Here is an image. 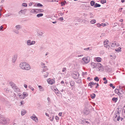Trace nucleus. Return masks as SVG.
<instances>
[{
    "mask_svg": "<svg viewBox=\"0 0 125 125\" xmlns=\"http://www.w3.org/2000/svg\"><path fill=\"white\" fill-rule=\"evenodd\" d=\"M20 66L22 69L26 70H29L31 68L30 65L24 62L21 63Z\"/></svg>",
    "mask_w": 125,
    "mask_h": 125,
    "instance_id": "1",
    "label": "nucleus"
},
{
    "mask_svg": "<svg viewBox=\"0 0 125 125\" xmlns=\"http://www.w3.org/2000/svg\"><path fill=\"white\" fill-rule=\"evenodd\" d=\"M7 121L6 118L4 116L1 115H0V124H5L7 123Z\"/></svg>",
    "mask_w": 125,
    "mask_h": 125,
    "instance_id": "2",
    "label": "nucleus"
},
{
    "mask_svg": "<svg viewBox=\"0 0 125 125\" xmlns=\"http://www.w3.org/2000/svg\"><path fill=\"white\" fill-rule=\"evenodd\" d=\"M119 113V111H118L115 114V117L114 118V120L115 121H119V120L120 119Z\"/></svg>",
    "mask_w": 125,
    "mask_h": 125,
    "instance_id": "3",
    "label": "nucleus"
},
{
    "mask_svg": "<svg viewBox=\"0 0 125 125\" xmlns=\"http://www.w3.org/2000/svg\"><path fill=\"white\" fill-rule=\"evenodd\" d=\"M48 70V69L47 68L45 69H43L42 71V74H43V76L44 78L47 77L49 74V73L48 72H45Z\"/></svg>",
    "mask_w": 125,
    "mask_h": 125,
    "instance_id": "4",
    "label": "nucleus"
},
{
    "mask_svg": "<svg viewBox=\"0 0 125 125\" xmlns=\"http://www.w3.org/2000/svg\"><path fill=\"white\" fill-rule=\"evenodd\" d=\"M73 77L75 79H78L79 76V74L78 72H75L72 74Z\"/></svg>",
    "mask_w": 125,
    "mask_h": 125,
    "instance_id": "5",
    "label": "nucleus"
},
{
    "mask_svg": "<svg viewBox=\"0 0 125 125\" xmlns=\"http://www.w3.org/2000/svg\"><path fill=\"white\" fill-rule=\"evenodd\" d=\"M35 42L34 41H31L30 40H29L27 41V44L28 45H31L34 44Z\"/></svg>",
    "mask_w": 125,
    "mask_h": 125,
    "instance_id": "6",
    "label": "nucleus"
},
{
    "mask_svg": "<svg viewBox=\"0 0 125 125\" xmlns=\"http://www.w3.org/2000/svg\"><path fill=\"white\" fill-rule=\"evenodd\" d=\"M83 61L86 63H87L89 62L90 61V58L89 57H84L83 59Z\"/></svg>",
    "mask_w": 125,
    "mask_h": 125,
    "instance_id": "7",
    "label": "nucleus"
},
{
    "mask_svg": "<svg viewBox=\"0 0 125 125\" xmlns=\"http://www.w3.org/2000/svg\"><path fill=\"white\" fill-rule=\"evenodd\" d=\"M27 10L26 9H24L23 10H21L19 12V14L20 15H21L22 14H25Z\"/></svg>",
    "mask_w": 125,
    "mask_h": 125,
    "instance_id": "8",
    "label": "nucleus"
},
{
    "mask_svg": "<svg viewBox=\"0 0 125 125\" xmlns=\"http://www.w3.org/2000/svg\"><path fill=\"white\" fill-rule=\"evenodd\" d=\"M31 118L34 120L36 122H38V118L35 116L34 114H33L32 116H31Z\"/></svg>",
    "mask_w": 125,
    "mask_h": 125,
    "instance_id": "9",
    "label": "nucleus"
},
{
    "mask_svg": "<svg viewBox=\"0 0 125 125\" xmlns=\"http://www.w3.org/2000/svg\"><path fill=\"white\" fill-rule=\"evenodd\" d=\"M108 41L107 40H106L105 41H104V47H106V48H108V49H109V46L108 44Z\"/></svg>",
    "mask_w": 125,
    "mask_h": 125,
    "instance_id": "10",
    "label": "nucleus"
},
{
    "mask_svg": "<svg viewBox=\"0 0 125 125\" xmlns=\"http://www.w3.org/2000/svg\"><path fill=\"white\" fill-rule=\"evenodd\" d=\"M97 62H93L91 63V65L93 68H97Z\"/></svg>",
    "mask_w": 125,
    "mask_h": 125,
    "instance_id": "11",
    "label": "nucleus"
},
{
    "mask_svg": "<svg viewBox=\"0 0 125 125\" xmlns=\"http://www.w3.org/2000/svg\"><path fill=\"white\" fill-rule=\"evenodd\" d=\"M4 90L5 92L7 93H10L12 92L11 90L8 88H5Z\"/></svg>",
    "mask_w": 125,
    "mask_h": 125,
    "instance_id": "12",
    "label": "nucleus"
},
{
    "mask_svg": "<svg viewBox=\"0 0 125 125\" xmlns=\"http://www.w3.org/2000/svg\"><path fill=\"white\" fill-rule=\"evenodd\" d=\"M12 88L15 91L18 92L19 91V89L18 87L15 85L14 86L12 87Z\"/></svg>",
    "mask_w": 125,
    "mask_h": 125,
    "instance_id": "13",
    "label": "nucleus"
},
{
    "mask_svg": "<svg viewBox=\"0 0 125 125\" xmlns=\"http://www.w3.org/2000/svg\"><path fill=\"white\" fill-rule=\"evenodd\" d=\"M96 83H94L93 82H92L90 83H89L88 85L89 86H90V87L92 88V86L94 85H96Z\"/></svg>",
    "mask_w": 125,
    "mask_h": 125,
    "instance_id": "14",
    "label": "nucleus"
},
{
    "mask_svg": "<svg viewBox=\"0 0 125 125\" xmlns=\"http://www.w3.org/2000/svg\"><path fill=\"white\" fill-rule=\"evenodd\" d=\"M83 113L86 115H88L89 113L88 109L87 108L85 109L84 110Z\"/></svg>",
    "mask_w": 125,
    "mask_h": 125,
    "instance_id": "15",
    "label": "nucleus"
},
{
    "mask_svg": "<svg viewBox=\"0 0 125 125\" xmlns=\"http://www.w3.org/2000/svg\"><path fill=\"white\" fill-rule=\"evenodd\" d=\"M17 56L16 55H15L12 58V62H13L14 63L16 61L17 58Z\"/></svg>",
    "mask_w": 125,
    "mask_h": 125,
    "instance_id": "16",
    "label": "nucleus"
},
{
    "mask_svg": "<svg viewBox=\"0 0 125 125\" xmlns=\"http://www.w3.org/2000/svg\"><path fill=\"white\" fill-rule=\"evenodd\" d=\"M47 81L49 83L51 84H53L54 82V81L53 80H50V81H49V80H48Z\"/></svg>",
    "mask_w": 125,
    "mask_h": 125,
    "instance_id": "17",
    "label": "nucleus"
},
{
    "mask_svg": "<svg viewBox=\"0 0 125 125\" xmlns=\"http://www.w3.org/2000/svg\"><path fill=\"white\" fill-rule=\"evenodd\" d=\"M15 28L16 30H19L21 28V27L20 25H17L15 26Z\"/></svg>",
    "mask_w": 125,
    "mask_h": 125,
    "instance_id": "18",
    "label": "nucleus"
},
{
    "mask_svg": "<svg viewBox=\"0 0 125 125\" xmlns=\"http://www.w3.org/2000/svg\"><path fill=\"white\" fill-rule=\"evenodd\" d=\"M116 46V42H114L111 45V48L113 49Z\"/></svg>",
    "mask_w": 125,
    "mask_h": 125,
    "instance_id": "19",
    "label": "nucleus"
},
{
    "mask_svg": "<svg viewBox=\"0 0 125 125\" xmlns=\"http://www.w3.org/2000/svg\"><path fill=\"white\" fill-rule=\"evenodd\" d=\"M21 115H23L26 113V111L25 110H22L21 111Z\"/></svg>",
    "mask_w": 125,
    "mask_h": 125,
    "instance_id": "20",
    "label": "nucleus"
},
{
    "mask_svg": "<svg viewBox=\"0 0 125 125\" xmlns=\"http://www.w3.org/2000/svg\"><path fill=\"white\" fill-rule=\"evenodd\" d=\"M35 10H37V13L38 12H43V10L42 9H35Z\"/></svg>",
    "mask_w": 125,
    "mask_h": 125,
    "instance_id": "21",
    "label": "nucleus"
},
{
    "mask_svg": "<svg viewBox=\"0 0 125 125\" xmlns=\"http://www.w3.org/2000/svg\"><path fill=\"white\" fill-rule=\"evenodd\" d=\"M45 64L43 62H42L41 63V65L43 68V69H46L45 68L47 67V66H44Z\"/></svg>",
    "mask_w": 125,
    "mask_h": 125,
    "instance_id": "22",
    "label": "nucleus"
},
{
    "mask_svg": "<svg viewBox=\"0 0 125 125\" xmlns=\"http://www.w3.org/2000/svg\"><path fill=\"white\" fill-rule=\"evenodd\" d=\"M9 84L12 87H13V86L14 85H15V84L14 83L12 82H10Z\"/></svg>",
    "mask_w": 125,
    "mask_h": 125,
    "instance_id": "23",
    "label": "nucleus"
},
{
    "mask_svg": "<svg viewBox=\"0 0 125 125\" xmlns=\"http://www.w3.org/2000/svg\"><path fill=\"white\" fill-rule=\"evenodd\" d=\"M101 5L97 3H96L94 6V7H100L101 6Z\"/></svg>",
    "mask_w": 125,
    "mask_h": 125,
    "instance_id": "24",
    "label": "nucleus"
},
{
    "mask_svg": "<svg viewBox=\"0 0 125 125\" xmlns=\"http://www.w3.org/2000/svg\"><path fill=\"white\" fill-rule=\"evenodd\" d=\"M117 100L118 99L117 98L113 97L112 99V100L115 103H116Z\"/></svg>",
    "mask_w": 125,
    "mask_h": 125,
    "instance_id": "25",
    "label": "nucleus"
},
{
    "mask_svg": "<svg viewBox=\"0 0 125 125\" xmlns=\"http://www.w3.org/2000/svg\"><path fill=\"white\" fill-rule=\"evenodd\" d=\"M95 4V2L94 1H92L90 2V4L92 6H94Z\"/></svg>",
    "mask_w": 125,
    "mask_h": 125,
    "instance_id": "26",
    "label": "nucleus"
},
{
    "mask_svg": "<svg viewBox=\"0 0 125 125\" xmlns=\"http://www.w3.org/2000/svg\"><path fill=\"white\" fill-rule=\"evenodd\" d=\"M23 94L24 96V97H26L28 95V93L25 92H23Z\"/></svg>",
    "mask_w": 125,
    "mask_h": 125,
    "instance_id": "27",
    "label": "nucleus"
},
{
    "mask_svg": "<svg viewBox=\"0 0 125 125\" xmlns=\"http://www.w3.org/2000/svg\"><path fill=\"white\" fill-rule=\"evenodd\" d=\"M90 6H85V9L87 10H89L90 9Z\"/></svg>",
    "mask_w": 125,
    "mask_h": 125,
    "instance_id": "28",
    "label": "nucleus"
},
{
    "mask_svg": "<svg viewBox=\"0 0 125 125\" xmlns=\"http://www.w3.org/2000/svg\"><path fill=\"white\" fill-rule=\"evenodd\" d=\"M66 3H67L66 1L64 0L63 2H62L61 3V6H62L64 5H65Z\"/></svg>",
    "mask_w": 125,
    "mask_h": 125,
    "instance_id": "29",
    "label": "nucleus"
},
{
    "mask_svg": "<svg viewBox=\"0 0 125 125\" xmlns=\"http://www.w3.org/2000/svg\"><path fill=\"white\" fill-rule=\"evenodd\" d=\"M35 9H32L31 10L30 12L32 13H37V10H35Z\"/></svg>",
    "mask_w": 125,
    "mask_h": 125,
    "instance_id": "30",
    "label": "nucleus"
},
{
    "mask_svg": "<svg viewBox=\"0 0 125 125\" xmlns=\"http://www.w3.org/2000/svg\"><path fill=\"white\" fill-rule=\"evenodd\" d=\"M43 14L42 13H39L37 14V17H42L43 16Z\"/></svg>",
    "mask_w": 125,
    "mask_h": 125,
    "instance_id": "31",
    "label": "nucleus"
},
{
    "mask_svg": "<svg viewBox=\"0 0 125 125\" xmlns=\"http://www.w3.org/2000/svg\"><path fill=\"white\" fill-rule=\"evenodd\" d=\"M121 47H119L117 49H116L115 50L116 51L119 52L121 51Z\"/></svg>",
    "mask_w": 125,
    "mask_h": 125,
    "instance_id": "32",
    "label": "nucleus"
},
{
    "mask_svg": "<svg viewBox=\"0 0 125 125\" xmlns=\"http://www.w3.org/2000/svg\"><path fill=\"white\" fill-rule=\"evenodd\" d=\"M95 96V94H91L90 95L92 99H94V98Z\"/></svg>",
    "mask_w": 125,
    "mask_h": 125,
    "instance_id": "33",
    "label": "nucleus"
},
{
    "mask_svg": "<svg viewBox=\"0 0 125 125\" xmlns=\"http://www.w3.org/2000/svg\"><path fill=\"white\" fill-rule=\"evenodd\" d=\"M70 84L71 86H73L74 84V81H71L70 82Z\"/></svg>",
    "mask_w": 125,
    "mask_h": 125,
    "instance_id": "34",
    "label": "nucleus"
},
{
    "mask_svg": "<svg viewBox=\"0 0 125 125\" xmlns=\"http://www.w3.org/2000/svg\"><path fill=\"white\" fill-rule=\"evenodd\" d=\"M96 22V20L95 19H94L91 21V24H94Z\"/></svg>",
    "mask_w": 125,
    "mask_h": 125,
    "instance_id": "35",
    "label": "nucleus"
},
{
    "mask_svg": "<svg viewBox=\"0 0 125 125\" xmlns=\"http://www.w3.org/2000/svg\"><path fill=\"white\" fill-rule=\"evenodd\" d=\"M101 59L100 57H98L96 58V60L98 62H100L101 61Z\"/></svg>",
    "mask_w": 125,
    "mask_h": 125,
    "instance_id": "36",
    "label": "nucleus"
},
{
    "mask_svg": "<svg viewBox=\"0 0 125 125\" xmlns=\"http://www.w3.org/2000/svg\"><path fill=\"white\" fill-rule=\"evenodd\" d=\"M17 30L14 29L13 30V31L15 32V33L17 34H18L19 33V31Z\"/></svg>",
    "mask_w": 125,
    "mask_h": 125,
    "instance_id": "37",
    "label": "nucleus"
},
{
    "mask_svg": "<svg viewBox=\"0 0 125 125\" xmlns=\"http://www.w3.org/2000/svg\"><path fill=\"white\" fill-rule=\"evenodd\" d=\"M115 93H117L118 94L120 93V92H119V90L118 89H116L115 90Z\"/></svg>",
    "mask_w": 125,
    "mask_h": 125,
    "instance_id": "38",
    "label": "nucleus"
},
{
    "mask_svg": "<svg viewBox=\"0 0 125 125\" xmlns=\"http://www.w3.org/2000/svg\"><path fill=\"white\" fill-rule=\"evenodd\" d=\"M119 96L120 97V98H123V95L122 94L120 93L118 94Z\"/></svg>",
    "mask_w": 125,
    "mask_h": 125,
    "instance_id": "39",
    "label": "nucleus"
},
{
    "mask_svg": "<svg viewBox=\"0 0 125 125\" xmlns=\"http://www.w3.org/2000/svg\"><path fill=\"white\" fill-rule=\"evenodd\" d=\"M100 2L102 4H104L105 3H106V0H103L101 1Z\"/></svg>",
    "mask_w": 125,
    "mask_h": 125,
    "instance_id": "40",
    "label": "nucleus"
},
{
    "mask_svg": "<svg viewBox=\"0 0 125 125\" xmlns=\"http://www.w3.org/2000/svg\"><path fill=\"white\" fill-rule=\"evenodd\" d=\"M97 68L98 67H102V65L100 63H98L97 62Z\"/></svg>",
    "mask_w": 125,
    "mask_h": 125,
    "instance_id": "41",
    "label": "nucleus"
},
{
    "mask_svg": "<svg viewBox=\"0 0 125 125\" xmlns=\"http://www.w3.org/2000/svg\"><path fill=\"white\" fill-rule=\"evenodd\" d=\"M94 80L98 82L99 81V79L97 77H96L94 78Z\"/></svg>",
    "mask_w": 125,
    "mask_h": 125,
    "instance_id": "42",
    "label": "nucleus"
},
{
    "mask_svg": "<svg viewBox=\"0 0 125 125\" xmlns=\"http://www.w3.org/2000/svg\"><path fill=\"white\" fill-rule=\"evenodd\" d=\"M22 6L24 7H26L27 6V5L26 3H23L22 4Z\"/></svg>",
    "mask_w": 125,
    "mask_h": 125,
    "instance_id": "43",
    "label": "nucleus"
},
{
    "mask_svg": "<svg viewBox=\"0 0 125 125\" xmlns=\"http://www.w3.org/2000/svg\"><path fill=\"white\" fill-rule=\"evenodd\" d=\"M110 86L111 87H112L113 89L115 88V87L114 86H113V84L112 83H110Z\"/></svg>",
    "mask_w": 125,
    "mask_h": 125,
    "instance_id": "44",
    "label": "nucleus"
},
{
    "mask_svg": "<svg viewBox=\"0 0 125 125\" xmlns=\"http://www.w3.org/2000/svg\"><path fill=\"white\" fill-rule=\"evenodd\" d=\"M37 6L38 7H42L43 6L40 3H38L37 4Z\"/></svg>",
    "mask_w": 125,
    "mask_h": 125,
    "instance_id": "45",
    "label": "nucleus"
},
{
    "mask_svg": "<svg viewBox=\"0 0 125 125\" xmlns=\"http://www.w3.org/2000/svg\"><path fill=\"white\" fill-rule=\"evenodd\" d=\"M82 124L85 125V120H83V121H82L81 122Z\"/></svg>",
    "mask_w": 125,
    "mask_h": 125,
    "instance_id": "46",
    "label": "nucleus"
},
{
    "mask_svg": "<svg viewBox=\"0 0 125 125\" xmlns=\"http://www.w3.org/2000/svg\"><path fill=\"white\" fill-rule=\"evenodd\" d=\"M66 71V68H63L62 70V72H65Z\"/></svg>",
    "mask_w": 125,
    "mask_h": 125,
    "instance_id": "47",
    "label": "nucleus"
},
{
    "mask_svg": "<svg viewBox=\"0 0 125 125\" xmlns=\"http://www.w3.org/2000/svg\"><path fill=\"white\" fill-rule=\"evenodd\" d=\"M38 33V34L41 36V35H42V32H39Z\"/></svg>",
    "mask_w": 125,
    "mask_h": 125,
    "instance_id": "48",
    "label": "nucleus"
},
{
    "mask_svg": "<svg viewBox=\"0 0 125 125\" xmlns=\"http://www.w3.org/2000/svg\"><path fill=\"white\" fill-rule=\"evenodd\" d=\"M55 90L56 91L55 92V93L56 94H59V91L58 90Z\"/></svg>",
    "mask_w": 125,
    "mask_h": 125,
    "instance_id": "49",
    "label": "nucleus"
},
{
    "mask_svg": "<svg viewBox=\"0 0 125 125\" xmlns=\"http://www.w3.org/2000/svg\"><path fill=\"white\" fill-rule=\"evenodd\" d=\"M3 28V27L2 26H1L0 27V30L1 31L2 30L3 31V30L2 29V28Z\"/></svg>",
    "mask_w": 125,
    "mask_h": 125,
    "instance_id": "50",
    "label": "nucleus"
},
{
    "mask_svg": "<svg viewBox=\"0 0 125 125\" xmlns=\"http://www.w3.org/2000/svg\"><path fill=\"white\" fill-rule=\"evenodd\" d=\"M38 87H39V88L40 89V90L42 89L43 88L40 85L39 86H38Z\"/></svg>",
    "mask_w": 125,
    "mask_h": 125,
    "instance_id": "51",
    "label": "nucleus"
},
{
    "mask_svg": "<svg viewBox=\"0 0 125 125\" xmlns=\"http://www.w3.org/2000/svg\"><path fill=\"white\" fill-rule=\"evenodd\" d=\"M101 26V25L100 24H97V26L98 27H100Z\"/></svg>",
    "mask_w": 125,
    "mask_h": 125,
    "instance_id": "52",
    "label": "nucleus"
},
{
    "mask_svg": "<svg viewBox=\"0 0 125 125\" xmlns=\"http://www.w3.org/2000/svg\"><path fill=\"white\" fill-rule=\"evenodd\" d=\"M89 49H90V48H85V49H84V50H87V51L88 50H89Z\"/></svg>",
    "mask_w": 125,
    "mask_h": 125,
    "instance_id": "53",
    "label": "nucleus"
},
{
    "mask_svg": "<svg viewBox=\"0 0 125 125\" xmlns=\"http://www.w3.org/2000/svg\"><path fill=\"white\" fill-rule=\"evenodd\" d=\"M85 125L89 123L88 121H86L85 120Z\"/></svg>",
    "mask_w": 125,
    "mask_h": 125,
    "instance_id": "54",
    "label": "nucleus"
},
{
    "mask_svg": "<svg viewBox=\"0 0 125 125\" xmlns=\"http://www.w3.org/2000/svg\"><path fill=\"white\" fill-rule=\"evenodd\" d=\"M32 2H30L29 4V6H31L32 4Z\"/></svg>",
    "mask_w": 125,
    "mask_h": 125,
    "instance_id": "55",
    "label": "nucleus"
},
{
    "mask_svg": "<svg viewBox=\"0 0 125 125\" xmlns=\"http://www.w3.org/2000/svg\"><path fill=\"white\" fill-rule=\"evenodd\" d=\"M24 87L25 88H27V86L26 84H24Z\"/></svg>",
    "mask_w": 125,
    "mask_h": 125,
    "instance_id": "56",
    "label": "nucleus"
},
{
    "mask_svg": "<svg viewBox=\"0 0 125 125\" xmlns=\"http://www.w3.org/2000/svg\"><path fill=\"white\" fill-rule=\"evenodd\" d=\"M28 87L29 88H30V89H31L32 88V86H31V85H29L28 86Z\"/></svg>",
    "mask_w": 125,
    "mask_h": 125,
    "instance_id": "57",
    "label": "nucleus"
},
{
    "mask_svg": "<svg viewBox=\"0 0 125 125\" xmlns=\"http://www.w3.org/2000/svg\"><path fill=\"white\" fill-rule=\"evenodd\" d=\"M62 115V113H60L59 114V115L60 116H61Z\"/></svg>",
    "mask_w": 125,
    "mask_h": 125,
    "instance_id": "58",
    "label": "nucleus"
},
{
    "mask_svg": "<svg viewBox=\"0 0 125 125\" xmlns=\"http://www.w3.org/2000/svg\"><path fill=\"white\" fill-rule=\"evenodd\" d=\"M83 56V54H81L80 55H78L77 56H78V57H80V56Z\"/></svg>",
    "mask_w": 125,
    "mask_h": 125,
    "instance_id": "59",
    "label": "nucleus"
},
{
    "mask_svg": "<svg viewBox=\"0 0 125 125\" xmlns=\"http://www.w3.org/2000/svg\"><path fill=\"white\" fill-rule=\"evenodd\" d=\"M23 102H22V101H21V102H20V103H21V105H23V104H24V103H22Z\"/></svg>",
    "mask_w": 125,
    "mask_h": 125,
    "instance_id": "60",
    "label": "nucleus"
},
{
    "mask_svg": "<svg viewBox=\"0 0 125 125\" xmlns=\"http://www.w3.org/2000/svg\"><path fill=\"white\" fill-rule=\"evenodd\" d=\"M107 81L106 80L104 82V84H106L107 83Z\"/></svg>",
    "mask_w": 125,
    "mask_h": 125,
    "instance_id": "61",
    "label": "nucleus"
},
{
    "mask_svg": "<svg viewBox=\"0 0 125 125\" xmlns=\"http://www.w3.org/2000/svg\"><path fill=\"white\" fill-rule=\"evenodd\" d=\"M55 118L56 120H58L59 119V117L57 116H56Z\"/></svg>",
    "mask_w": 125,
    "mask_h": 125,
    "instance_id": "62",
    "label": "nucleus"
},
{
    "mask_svg": "<svg viewBox=\"0 0 125 125\" xmlns=\"http://www.w3.org/2000/svg\"><path fill=\"white\" fill-rule=\"evenodd\" d=\"M54 117L53 116L52 119H51V121H52L53 120V119H54Z\"/></svg>",
    "mask_w": 125,
    "mask_h": 125,
    "instance_id": "63",
    "label": "nucleus"
},
{
    "mask_svg": "<svg viewBox=\"0 0 125 125\" xmlns=\"http://www.w3.org/2000/svg\"><path fill=\"white\" fill-rule=\"evenodd\" d=\"M47 100H48V101L49 102L50 100V98L49 97H48L47 98Z\"/></svg>",
    "mask_w": 125,
    "mask_h": 125,
    "instance_id": "64",
    "label": "nucleus"
}]
</instances>
